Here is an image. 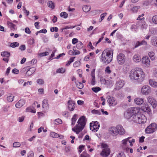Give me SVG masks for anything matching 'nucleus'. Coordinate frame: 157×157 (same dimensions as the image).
<instances>
[{
	"label": "nucleus",
	"instance_id": "f257e3e1",
	"mask_svg": "<svg viewBox=\"0 0 157 157\" xmlns=\"http://www.w3.org/2000/svg\"><path fill=\"white\" fill-rule=\"evenodd\" d=\"M129 74V77L131 80H138L141 82L144 79L145 75L142 69L140 68L137 67L132 69Z\"/></svg>",
	"mask_w": 157,
	"mask_h": 157
},
{
	"label": "nucleus",
	"instance_id": "f03ea898",
	"mask_svg": "<svg viewBox=\"0 0 157 157\" xmlns=\"http://www.w3.org/2000/svg\"><path fill=\"white\" fill-rule=\"evenodd\" d=\"M113 52L111 49L104 51L101 55L100 61L103 64L107 65L112 60Z\"/></svg>",
	"mask_w": 157,
	"mask_h": 157
},
{
	"label": "nucleus",
	"instance_id": "7ed1b4c3",
	"mask_svg": "<svg viewBox=\"0 0 157 157\" xmlns=\"http://www.w3.org/2000/svg\"><path fill=\"white\" fill-rule=\"evenodd\" d=\"M109 133L113 136H116L118 135H123L125 133V130L123 126L121 125H118L116 126H111L109 128Z\"/></svg>",
	"mask_w": 157,
	"mask_h": 157
},
{
	"label": "nucleus",
	"instance_id": "20e7f679",
	"mask_svg": "<svg viewBox=\"0 0 157 157\" xmlns=\"http://www.w3.org/2000/svg\"><path fill=\"white\" fill-rule=\"evenodd\" d=\"M87 120L86 117L84 116H82L78 120L76 126L72 128V130L76 133L78 134L84 128L86 122Z\"/></svg>",
	"mask_w": 157,
	"mask_h": 157
},
{
	"label": "nucleus",
	"instance_id": "39448f33",
	"mask_svg": "<svg viewBox=\"0 0 157 157\" xmlns=\"http://www.w3.org/2000/svg\"><path fill=\"white\" fill-rule=\"evenodd\" d=\"M140 111V109L138 107H132L127 109L124 113V117L127 119H129L132 115H135Z\"/></svg>",
	"mask_w": 157,
	"mask_h": 157
},
{
	"label": "nucleus",
	"instance_id": "423d86ee",
	"mask_svg": "<svg viewBox=\"0 0 157 157\" xmlns=\"http://www.w3.org/2000/svg\"><path fill=\"white\" fill-rule=\"evenodd\" d=\"M146 117L143 114H136L132 118V120L134 122L139 124H144L147 121Z\"/></svg>",
	"mask_w": 157,
	"mask_h": 157
},
{
	"label": "nucleus",
	"instance_id": "0eeeda50",
	"mask_svg": "<svg viewBox=\"0 0 157 157\" xmlns=\"http://www.w3.org/2000/svg\"><path fill=\"white\" fill-rule=\"evenodd\" d=\"M101 147L102 151L100 153V155L103 157H107L110 154V151L108 146L105 144L103 143L101 144Z\"/></svg>",
	"mask_w": 157,
	"mask_h": 157
},
{
	"label": "nucleus",
	"instance_id": "6e6552de",
	"mask_svg": "<svg viewBox=\"0 0 157 157\" xmlns=\"http://www.w3.org/2000/svg\"><path fill=\"white\" fill-rule=\"evenodd\" d=\"M157 130V124L155 123H153L150 124L146 129V133L150 134L153 133Z\"/></svg>",
	"mask_w": 157,
	"mask_h": 157
},
{
	"label": "nucleus",
	"instance_id": "1a4fd4ad",
	"mask_svg": "<svg viewBox=\"0 0 157 157\" xmlns=\"http://www.w3.org/2000/svg\"><path fill=\"white\" fill-rule=\"evenodd\" d=\"M99 123L97 121L90 123V129L94 132L97 131L99 129Z\"/></svg>",
	"mask_w": 157,
	"mask_h": 157
},
{
	"label": "nucleus",
	"instance_id": "9d476101",
	"mask_svg": "<svg viewBox=\"0 0 157 157\" xmlns=\"http://www.w3.org/2000/svg\"><path fill=\"white\" fill-rule=\"evenodd\" d=\"M125 56L122 53H119L117 55V63L119 64H123L125 61Z\"/></svg>",
	"mask_w": 157,
	"mask_h": 157
},
{
	"label": "nucleus",
	"instance_id": "9b49d317",
	"mask_svg": "<svg viewBox=\"0 0 157 157\" xmlns=\"http://www.w3.org/2000/svg\"><path fill=\"white\" fill-rule=\"evenodd\" d=\"M142 62L143 64L146 67H148L150 65V60L149 57L145 56H144L142 59Z\"/></svg>",
	"mask_w": 157,
	"mask_h": 157
},
{
	"label": "nucleus",
	"instance_id": "f8f14e48",
	"mask_svg": "<svg viewBox=\"0 0 157 157\" xmlns=\"http://www.w3.org/2000/svg\"><path fill=\"white\" fill-rule=\"evenodd\" d=\"M141 92L143 94L147 95L151 92V87L147 85L144 86L141 88Z\"/></svg>",
	"mask_w": 157,
	"mask_h": 157
},
{
	"label": "nucleus",
	"instance_id": "ddd939ff",
	"mask_svg": "<svg viewBox=\"0 0 157 157\" xmlns=\"http://www.w3.org/2000/svg\"><path fill=\"white\" fill-rule=\"evenodd\" d=\"M107 99L110 106H114L117 105V101L113 97L109 96L107 97Z\"/></svg>",
	"mask_w": 157,
	"mask_h": 157
},
{
	"label": "nucleus",
	"instance_id": "4468645a",
	"mask_svg": "<svg viewBox=\"0 0 157 157\" xmlns=\"http://www.w3.org/2000/svg\"><path fill=\"white\" fill-rule=\"evenodd\" d=\"M148 102L152 106L153 108H155L157 105L156 100L152 97L148 96L147 98Z\"/></svg>",
	"mask_w": 157,
	"mask_h": 157
},
{
	"label": "nucleus",
	"instance_id": "2eb2a0df",
	"mask_svg": "<svg viewBox=\"0 0 157 157\" xmlns=\"http://www.w3.org/2000/svg\"><path fill=\"white\" fill-rule=\"evenodd\" d=\"M124 85V81L122 80H119L117 81L116 83L115 89L116 90H119L122 88Z\"/></svg>",
	"mask_w": 157,
	"mask_h": 157
},
{
	"label": "nucleus",
	"instance_id": "dca6fc26",
	"mask_svg": "<svg viewBox=\"0 0 157 157\" xmlns=\"http://www.w3.org/2000/svg\"><path fill=\"white\" fill-rule=\"evenodd\" d=\"M75 107V104L74 101L71 100L68 102V107L69 110L72 111L74 110Z\"/></svg>",
	"mask_w": 157,
	"mask_h": 157
},
{
	"label": "nucleus",
	"instance_id": "f3484780",
	"mask_svg": "<svg viewBox=\"0 0 157 157\" xmlns=\"http://www.w3.org/2000/svg\"><path fill=\"white\" fill-rule=\"evenodd\" d=\"M138 25L140 28L142 30L146 29L147 27V25L145 22L144 20L140 21L138 22Z\"/></svg>",
	"mask_w": 157,
	"mask_h": 157
},
{
	"label": "nucleus",
	"instance_id": "a211bd4d",
	"mask_svg": "<svg viewBox=\"0 0 157 157\" xmlns=\"http://www.w3.org/2000/svg\"><path fill=\"white\" fill-rule=\"evenodd\" d=\"M141 109L144 112H148L151 111V109L147 103H144V104L141 108Z\"/></svg>",
	"mask_w": 157,
	"mask_h": 157
},
{
	"label": "nucleus",
	"instance_id": "6ab92c4d",
	"mask_svg": "<svg viewBox=\"0 0 157 157\" xmlns=\"http://www.w3.org/2000/svg\"><path fill=\"white\" fill-rule=\"evenodd\" d=\"M25 103V101L21 99L17 102L15 104V106L17 108H19L22 107Z\"/></svg>",
	"mask_w": 157,
	"mask_h": 157
},
{
	"label": "nucleus",
	"instance_id": "aec40b11",
	"mask_svg": "<svg viewBox=\"0 0 157 157\" xmlns=\"http://www.w3.org/2000/svg\"><path fill=\"white\" fill-rule=\"evenodd\" d=\"M134 102L137 105H141L144 102V99L140 98H136L134 100Z\"/></svg>",
	"mask_w": 157,
	"mask_h": 157
},
{
	"label": "nucleus",
	"instance_id": "412c9836",
	"mask_svg": "<svg viewBox=\"0 0 157 157\" xmlns=\"http://www.w3.org/2000/svg\"><path fill=\"white\" fill-rule=\"evenodd\" d=\"M36 69L35 68H30L26 72L25 75L26 76H29L32 75L35 71Z\"/></svg>",
	"mask_w": 157,
	"mask_h": 157
},
{
	"label": "nucleus",
	"instance_id": "4be33fe9",
	"mask_svg": "<svg viewBox=\"0 0 157 157\" xmlns=\"http://www.w3.org/2000/svg\"><path fill=\"white\" fill-rule=\"evenodd\" d=\"M50 136L53 138H58L60 139H63V136L61 135H59L54 132H51L50 133Z\"/></svg>",
	"mask_w": 157,
	"mask_h": 157
},
{
	"label": "nucleus",
	"instance_id": "5701e85b",
	"mask_svg": "<svg viewBox=\"0 0 157 157\" xmlns=\"http://www.w3.org/2000/svg\"><path fill=\"white\" fill-rule=\"evenodd\" d=\"M42 107L45 109H47L49 107L48 100L47 99H45L43 100Z\"/></svg>",
	"mask_w": 157,
	"mask_h": 157
},
{
	"label": "nucleus",
	"instance_id": "b1692460",
	"mask_svg": "<svg viewBox=\"0 0 157 157\" xmlns=\"http://www.w3.org/2000/svg\"><path fill=\"white\" fill-rule=\"evenodd\" d=\"M149 83L150 86L153 87H157V82L152 79H150Z\"/></svg>",
	"mask_w": 157,
	"mask_h": 157
},
{
	"label": "nucleus",
	"instance_id": "393cba45",
	"mask_svg": "<svg viewBox=\"0 0 157 157\" xmlns=\"http://www.w3.org/2000/svg\"><path fill=\"white\" fill-rule=\"evenodd\" d=\"M151 42L152 45L157 47V37L154 36L151 38Z\"/></svg>",
	"mask_w": 157,
	"mask_h": 157
},
{
	"label": "nucleus",
	"instance_id": "a878e982",
	"mask_svg": "<svg viewBox=\"0 0 157 157\" xmlns=\"http://www.w3.org/2000/svg\"><path fill=\"white\" fill-rule=\"evenodd\" d=\"M147 42L144 40H142L141 42L137 41L136 42L135 44V48H136L141 45H147Z\"/></svg>",
	"mask_w": 157,
	"mask_h": 157
},
{
	"label": "nucleus",
	"instance_id": "bb28decb",
	"mask_svg": "<svg viewBox=\"0 0 157 157\" xmlns=\"http://www.w3.org/2000/svg\"><path fill=\"white\" fill-rule=\"evenodd\" d=\"M141 58L137 55H135L133 57V61L136 63L139 62L141 61Z\"/></svg>",
	"mask_w": 157,
	"mask_h": 157
},
{
	"label": "nucleus",
	"instance_id": "cd10ccee",
	"mask_svg": "<svg viewBox=\"0 0 157 157\" xmlns=\"http://www.w3.org/2000/svg\"><path fill=\"white\" fill-rule=\"evenodd\" d=\"M1 56L2 57L9 58L10 56V53L8 52L4 51L1 52Z\"/></svg>",
	"mask_w": 157,
	"mask_h": 157
},
{
	"label": "nucleus",
	"instance_id": "c85d7f7f",
	"mask_svg": "<svg viewBox=\"0 0 157 157\" xmlns=\"http://www.w3.org/2000/svg\"><path fill=\"white\" fill-rule=\"evenodd\" d=\"M148 55L151 60H154L155 58V55L154 52L152 51L149 52L148 53Z\"/></svg>",
	"mask_w": 157,
	"mask_h": 157
},
{
	"label": "nucleus",
	"instance_id": "c756f323",
	"mask_svg": "<svg viewBox=\"0 0 157 157\" xmlns=\"http://www.w3.org/2000/svg\"><path fill=\"white\" fill-rule=\"evenodd\" d=\"M82 9L84 12H87L90 10L91 7L89 5H85L82 6Z\"/></svg>",
	"mask_w": 157,
	"mask_h": 157
},
{
	"label": "nucleus",
	"instance_id": "7c9ffc66",
	"mask_svg": "<svg viewBox=\"0 0 157 157\" xmlns=\"http://www.w3.org/2000/svg\"><path fill=\"white\" fill-rule=\"evenodd\" d=\"M113 84V82L110 79L106 80L105 85L107 86V87H110Z\"/></svg>",
	"mask_w": 157,
	"mask_h": 157
},
{
	"label": "nucleus",
	"instance_id": "2f4dec72",
	"mask_svg": "<svg viewBox=\"0 0 157 157\" xmlns=\"http://www.w3.org/2000/svg\"><path fill=\"white\" fill-rule=\"evenodd\" d=\"M77 114H74L71 119V125H74L75 124L76 121L77 119Z\"/></svg>",
	"mask_w": 157,
	"mask_h": 157
},
{
	"label": "nucleus",
	"instance_id": "473e14b6",
	"mask_svg": "<svg viewBox=\"0 0 157 157\" xmlns=\"http://www.w3.org/2000/svg\"><path fill=\"white\" fill-rule=\"evenodd\" d=\"M26 112H31L33 113H36V111L35 109H34L33 108L31 107H28L26 108Z\"/></svg>",
	"mask_w": 157,
	"mask_h": 157
},
{
	"label": "nucleus",
	"instance_id": "72a5a7b5",
	"mask_svg": "<svg viewBox=\"0 0 157 157\" xmlns=\"http://www.w3.org/2000/svg\"><path fill=\"white\" fill-rule=\"evenodd\" d=\"M130 137H128L127 138L121 141L122 145V146H126L127 144V143L129 141V139Z\"/></svg>",
	"mask_w": 157,
	"mask_h": 157
},
{
	"label": "nucleus",
	"instance_id": "f704fd0d",
	"mask_svg": "<svg viewBox=\"0 0 157 157\" xmlns=\"http://www.w3.org/2000/svg\"><path fill=\"white\" fill-rule=\"evenodd\" d=\"M152 71L153 76L157 79V68H153L152 69Z\"/></svg>",
	"mask_w": 157,
	"mask_h": 157
},
{
	"label": "nucleus",
	"instance_id": "c9c22d12",
	"mask_svg": "<svg viewBox=\"0 0 157 157\" xmlns=\"http://www.w3.org/2000/svg\"><path fill=\"white\" fill-rule=\"evenodd\" d=\"M62 120L59 118H58L54 120V124H62Z\"/></svg>",
	"mask_w": 157,
	"mask_h": 157
},
{
	"label": "nucleus",
	"instance_id": "e433bc0d",
	"mask_svg": "<svg viewBox=\"0 0 157 157\" xmlns=\"http://www.w3.org/2000/svg\"><path fill=\"white\" fill-rule=\"evenodd\" d=\"M60 15L63 18H66L67 17L68 14L66 12H63L60 13Z\"/></svg>",
	"mask_w": 157,
	"mask_h": 157
},
{
	"label": "nucleus",
	"instance_id": "4c0bfd02",
	"mask_svg": "<svg viewBox=\"0 0 157 157\" xmlns=\"http://www.w3.org/2000/svg\"><path fill=\"white\" fill-rule=\"evenodd\" d=\"M48 7H51L52 9L54 8V3L52 1H49L48 2Z\"/></svg>",
	"mask_w": 157,
	"mask_h": 157
},
{
	"label": "nucleus",
	"instance_id": "58836bf2",
	"mask_svg": "<svg viewBox=\"0 0 157 157\" xmlns=\"http://www.w3.org/2000/svg\"><path fill=\"white\" fill-rule=\"evenodd\" d=\"M65 71V69L63 68H61L58 69L56 72L57 73H63Z\"/></svg>",
	"mask_w": 157,
	"mask_h": 157
},
{
	"label": "nucleus",
	"instance_id": "ea45409f",
	"mask_svg": "<svg viewBox=\"0 0 157 157\" xmlns=\"http://www.w3.org/2000/svg\"><path fill=\"white\" fill-rule=\"evenodd\" d=\"M76 86L79 89H82L84 86L83 84L80 82L76 83Z\"/></svg>",
	"mask_w": 157,
	"mask_h": 157
},
{
	"label": "nucleus",
	"instance_id": "a19ab883",
	"mask_svg": "<svg viewBox=\"0 0 157 157\" xmlns=\"http://www.w3.org/2000/svg\"><path fill=\"white\" fill-rule=\"evenodd\" d=\"M92 90L95 93H97L100 91L101 89L99 87H94L92 88Z\"/></svg>",
	"mask_w": 157,
	"mask_h": 157
},
{
	"label": "nucleus",
	"instance_id": "79ce46f5",
	"mask_svg": "<svg viewBox=\"0 0 157 157\" xmlns=\"http://www.w3.org/2000/svg\"><path fill=\"white\" fill-rule=\"evenodd\" d=\"M7 24L9 27H10L11 30L15 29V25L10 22H8Z\"/></svg>",
	"mask_w": 157,
	"mask_h": 157
},
{
	"label": "nucleus",
	"instance_id": "37998d69",
	"mask_svg": "<svg viewBox=\"0 0 157 157\" xmlns=\"http://www.w3.org/2000/svg\"><path fill=\"white\" fill-rule=\"evenodd\" d=\"M75 58V57H71L70 60L67 61V63L66 64V65L67 66L69 65L72 62L74 61Z\"/></svg>",
	"mask_w": 157,
	"mask_h": 157
},
{
	"label": "nucleus",
	"instance_id": "c03bdc74",
	"mask_svg": "<svg viewBox=\"0 0 157 157\" xmlns=\"http://www.w3.org/2000/svg\"><path fill=\"white\" fill-rule=\"evenodd\" d=\"M140 8V7L139 6H134L132 9V10L133 13H136Z\"/></svg>",
	"mask_w": 157,
	"mask_h": 157
},
{
	"label": "nucleus",
	"instance_id": "a18cd8bd",
	"mask_svg": "<svg viewBox=\"0 0 157 157\" xmlns=\"http://www.w3.org/2000/svg\"><path fill=\"white\" fill-rule=\"evenodd\" d=\"M19 45V43L17 42L12 43L10 45V46L13 48L18 47Z\"/></svg>",
	"mask_w": 157,
	"mask_h": 157
},
{
	"label": "nucleus",
	"instance_id": "49530a36",
	"mask_svg": "<svg viewBox=\"0 0 157 157\" xmlns=\"http://www.w3.org/2000/svg\"><path fill=\"white\" fill-rule=\"evenodd\" d=\"M83 47V46L82 43L80 41L78 42L76 45L77 48L79 49L82 48Z\"/></svg>",
	"mask_w": 157,
	"mask_h": 157
},
{
	"label": "nucleus",
	"instance_id": "de8ad7c7",
	"mask_svg": "<svg viewBox=\"0 0 157 157\" xmlns=\"http://www.w3.org/2000/svg\"><path fill=\"white\" fill-rule=\"evenodd\" d=\"M152 20L153 22L155 24H157V16L155 15L153 17Z\"/></svg>",
	"mask_w": 157,
	"mask_h": 157
},
{
	"label": "nucleus",
	"instance_id": "09e8293b",
	"mask_svg": "<svg viewBox=\"0 0 157 157\" xmlns=\"http://www.w3.org/2000/svg\"><path fill=\"white\" fill-rule=\"evenodd\" d=\"M91 113L93 114H97L99 115L101 114V113L98 110L93 109L91 111Z\"/></svg>",
	"mask_w": 157,
	"mask_h": 157
},
{
	"label": "nucleus",
	"instance_id": "8fccbe9b",
	"mask_svg": "<svg viewBox=\"0 0 157 157\" xmlns=\"http://www.w3.org/2000/svg\"><path fill=\"white\" fill-rule=\"evenodd\" d=\"M21 144L19 142H15L13 143V146L14 147H20Z\"/></svg>",
	"mask_w": 157,
	"mask_h": 157
},
{
	"label": "nucleus",
	"instance_id": "3c124183",
	"mask_svg": "<svg viewBox=\"0 0 157 157\" xmlns=\"http://www.w3.org/2000/svg\"><path fill=\"white\" fill-rule=\"evenodd\" d=\"M80 157H90V155L86 152H83L81 154Z\"/></svg>",
	"mask_w": 157,
	"mask_h": 157
},
{
	"label": "nucleus",
	"instance_id": "603ef678",
	"mask_svg": "<svg viewBox=\"0 0 157 157\" xmlns=\"http://www.w3.org/2000/svg\"><path fill=\"white\" fill-rule=\"evenodd\" d=\"M14 96H10L7 97V100L10 102L12 101L13 100Z\"/></svg>",
	"mask_w": 157,
	"mask_h": 157
},
{
	"label": "nucleus",
	"instance_id": "864d4df0",
	"mask_svg": "<svg viewBox=\"0 0 157 157\" xmlns=\"http://www.w3.org/2000/svg\"><path fill=\"white\" fill-rule=\"evenodd\" d=\"M37 83L40 85H41L44 84V80L41 79H38L37 81Z\"/></svg>",
	"mask_w": 157,
	"mask_h": 157
},
{
	"label": "nucleus",
	"instance_id": "5fc2aeb1",
	"mask_svg": "<svg viewBox=\"0 0 157 157\" xmlns=\"http://www.w3.org/2000/svg\"><path fill=\"white\" fill-rule=\"evenodd\" d=\"M137 29V26L135 25H132L130 27L131 29L133 31H136V29Z\"/></svg>",
	"mask_w": 157,
	"mask_h": 157
},
{
	"label": "nucleus",
	"instance_id": "6e6d98bb",
	"mask_svg": "<svg viewBox=\"0 0 157 157\" xmlns=\"http://www.w3.org/2000/svg\"><path fill=\"white\" fill-rule=\"evenodd\" d=\"M80 62L78 61L75 62L73 64V66L74 67H77L80 65Z\"/></svg>",
	"mask_w": 157,
	"mask_h": 157
},
{
	"label": "nucleus",
	"instance_id": "4d7b16f0",
	"mask_svg": "<svg viewBox=\"0 0 157 157\" xmlns=\"http://www.w3.org/2000/svg\"><path fill=\"white\" fill-rule=\"evenodd\" d=\"M49 55V53L48 52H45L42 53H40L39 55L40 56H47Z\"/></svg>",
	"mask_w": 157,
	"mask_h": 157
},
{
	"label": "nucleus",
	"instance_id": "13d9d810",
	"mask_svg": "<svg viewBox=\"0 0 157 157\" xmlns=\"http://www.w3.org/2000/svg\"><path fill=\"white\" fill-rule=\"evenodd\" d=\"M100 81L101 84H105L106 80L102 77H101L100 78Z\"/></svg>",
	"mask_w": 157,
	"mask_h": 157
},
{
	"label": "nucleus",
	"instance_id": "bf43d9fd",
	"mask_svg": "<svg viewBox=\"0 0 157 157\" xmlns=\"http://www.w3.org/2000/svg\"><path fill=\"white\" fill-rule=\"evenodd\" d=\"M34 153L32 151H30L28 154L27 157H33Z\"/></svg>",
	"mask_w": 157,
	"mask_h": 157
},
{
	"label": "nucleus",
	"instance_id": "052dcab7",
	"mask_svg": "<svg viewBox=\"0 0 157 157\" xmlns=\"http://www.w3.org/2000/svg\"><path fill=\"white\" fill-rule=\"evenodd\" d=\"M84 146L82 145H81L79 146L78 151L79 153H80L84 149Z\"/></svg>",
	"mask_w": 157,
	"mask_h": 157
},
{
	"label": "nucleus",
	"instance_id": "680f3d73",
	"mask_svg": "<svg viewBox=\"0 0 157 157\" xmlns=\"http://www.w3.org/2000/svg\"><path fill=\"white\" fill-rule=\"evenodd\" d=\"M50 31L52 32H53L54 31L57 32L58 31V28L57 27H52L50 29Z\"/></svg>",
	"mask_w": 157,
	"mask_h": 157
},
{
	"label": "nucleus",
	"instance_id": "e2e57ef3",
	"mask_svg": "<svg viewBox=\"0 0 157 157\" xmlns=\"http://www.w3.org/2000/svg\"><path fill=\"white\" fill-rule=\"evenodd\" d=\"M107 14L106 13H104L102 14L100 16V18H101V20H102L104 19V18L106 15Z\"/></svg>",
	"mask_w": 157,
	"mask_h": 157
},
{
	"label": "nucleus",
	"instance_id": "0e129e2a",
	"mask_svg": "<svg viewBox=\"0 0 157 157\" xmlns=\"http://www.w3.org/2000/svg\"><path fill=\"white\" fill-rule=\"evenodd\" d=\"M28 42L29 44H33L34 43V40L33 38H32V39L29 40L28 41Z\"/></svg>",
	"mask_w": 157,
	"mask_h": 157
},
{
	"label": "nucleus",
	"instance_id": "69168bd1",
	"mask_svg": "<svg viewBox=\"0 0 157 157\" xmlns=\"http://www.w3.org/2000/svg\"><path fill=\"white\" fill-rule=\"evenodd\" d=\"M117 157H126L125 154L123 152L118 154Z\"/></svg>",
	"mask_w": 157,
	"mask_h": 157
},
{
	"label": "nucleus",
	"instance_id": "338daca9",
	"mask_svg": "<svg viewBox=\"0 0 157 157\" xmlns=\"http://www.w3.org/2000/svg\"><path fill=\"white\" fill-rule=\"evenodd\" d=\"M25 32L28 34H30L31 32L29 28L28 27H26L25 28Z\"/></svg>",
	"mask_w": 157,
	"mask_h": 157
},
{
	"label": "nucleus",
	"instance_id": "774afa93",
	"mask_svg": "<svg viewBox=\"0 0 157 157\" xmlns=\"http://www.w3.org/2000/svg\"><path fill=\"white\" fill-rule=\"evenodd\" d=\"M21 51H24L25 49V45H22L19 47Z\"/></svg>",
	"mask_w": 157,
	"mask_h": 157
}]
</instances>
